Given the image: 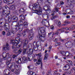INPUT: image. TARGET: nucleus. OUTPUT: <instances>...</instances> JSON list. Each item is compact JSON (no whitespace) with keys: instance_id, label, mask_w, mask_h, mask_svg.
Wrapping results in <instances>:
<instances>
[{"instance_id":"nucleus-1","label":"nucleus","mask_w":75,"mask_h":75,"mask_svg":"<svg viewBox=\"0 0 75 75\" xmlns=\"http://www.w3.org/2000/svg\"><path fill=\"white\" fill-rule=\"evenodd\" d=\"M38 2L34 4L33 6H31L30 8L35 11V13L38 15H40L42 13V9L40 7V5L42 4V0H38Z\"/></svg>"},{"instance_id":"nucleus-2","label":"nucleus","mask_w":75,"mask_h":75,"mask_svg":"<svg viewBox=\"0 0 75 75\" xmlns=\"http://www.w3.org/2000/svg\"><path fill=\"white\" fill-rule=\"evenodd\" d=\"M38 30H40L41 33H39L37 35V38L40 40V42H43L45 40V28L44 27L39 28Z\"/></svg>"},{"instance_id":"nucleus-3","label":"nucleus","mask_w":75,"mask_h":75,"mask_svg":"<svg viewBox=\"0 0 75 75\" xmlns=\"http://www.w3.org/2000/svg\"><path fill=\"white\" fill-rule=\"evenodd\" d=\"M11 42L13 44L12 48L13 49L19 48L22 45V40L19 38L17 37L16 40L14 41V39H12L11 40Z\"/></svg>"},{"instance_id":"nucleus-4","label":"nucleus","mask_w":75,"mask_h":75,"mask_svg":"<svg viewBox=\"0 0 75 75\" xmlns=\"http://www.w3.org/2000/svg\"><path fill=\"white\" fill-rule=\"evenodd\" d=\"M72 26L73 27H70L69 28L67 27L62 28V29H60L57 30V32H56V33H54V34L57 35H58V34H59V33H60L63 32V31H64V30H74V29L75 28V27H75V25H73Z\"/></svg>"},{"instance_id":"nucleus-5","label":"nucleus","mask_w":75,"mask_h":75,"mask_svg":"<svg viewBox=\"0 0 75 75\" xmlns=\"http://www.w3.org/2000/svg\"><path fill=\"white\" fill-rule=\"evenodd\" d=\"M14 66H15V63H13L10 64V67H9V66H8L7 68H9V69H10V70L11 72H14L15 74H16V75H18V74H20L18 70H14V69H12V68L14 67Z\"/></svg>"},{"instance_id":"nucleus-6","label":"nucleus","mask_w":75,"mask_h":75,"mask_svg":"<svg viewBox=\"0 0 75 75\" xmlns=\"http://www.w3.org/2000/svg\"><path fill=\"white\" fill-rule=\"evenodd\" d=\"M27 25H28V23L26 22L23 23V24H21L19 28L20 31H21L23 30V27H25V28H27Z\"/></svg>"},{"instance_id":"nucleus-7","label":"nucleus","mask_w":75,"mask_h":75,"mask_svg":"<svg viewBox=\"0 0 75 75\" xmlns=\"http://www.w3.org/2000/svg\"><path fill=\"white\" fill-rule=\"evenodd\" d=\"M34 50V48L30 49L29 50V53H27V54L28 55V57H31V56H32L31 55L33 54V52Z\"/></svg>"},{"instance_id":"nucleus-8","label":"nucleus","mask_w":75,"mask_h":75,"mask_svg":"<svg viewBox=\"0 0 75 75\" xmlns=\"http://www.w3.org/2000/svg\"><path fill=\"white\" fill-rule=\"evenodd\" d=\"M4 3H6L7 4H12L14 3V0H4Z\"/></svg>"},{"instance_id":"nucleus-9","label":"nucleus","mask_w":75,"mask_h":75,"mask_svg":"<svg viewBox=\"0 0 75 75\" xmlns=\"http://www.w3.org/2000/svg\"><path fill=\"white\" fill-rule=\"evenodd\" d=\"M10 56L9 55L8 57V59L6 62V65H9V64H10V63L11 60V57H10Z\"/></svg>"},{"instance_id":"nucleus-10","label":"nucleus","mask_w":75,"mask_h":75,"mask_svg":"<svg viewBox=\"0 0 75 75\" xmlns=\"http://www.w3.org/2000/svg\"><path fill=\"white\" fill-rule=\"evenodd\" d=\"M38 61L36 62V64H38V65H40V64H41V67H42V59H38Z\"/></svg>"},{"instance_id":"nucleus-11","label":"nucleus","mask_w":75,"mask_h":75,"mask_svg":"<svg viewBox=\"0 0 75 75\" xmlns=\"http://www.w3.org/2000/svg\"><path fill=\"white\" fill-rule=\"evenodd\" d=\"M10 50V47H9V45L8 44H6L5 46V47H4L3 49V51H6V50Z\"/></svg>"},{"instance_id":"nucleus-12","label":"nucleus","mask_w":75,"mask_h":75,"mask_svg":"<svg viewBox=\"0 0 75 75\" xmlns=\"http://www.w3.org/2000/svg\"><path fill=\"white\" fill-rule=\"evenodd\" d=\"M27 62V57H26L24 56L22 58V64L25 63Z\"/></svg>"},{"instance_id":"nucleus-13","label":"nucleus","mask_w":75,"mask_h":75,"mask_svg":"<svg viewBox=\"0 0 75 75\" xmlns=\"http://www.w3.org/2000/svg\"><path fill=\"white\" fill-rule=\"evenodd\" d=\"M33 37L34 34H33V33H30L28 37V38L29 40H33Z\"/></svg>"},{"instance_id":"nucleus-14","label":"nucleus","mask_w":75,"mask_h":75,"mask_svg":"<svg viewBox=\"0 0 75 75\" xmlns=\"http://www.w3.org/2000/svg\"><path fill=\"white\" fill-rule=\"evenodd\" d=\"M64 55H65L66 57H71L72 56V54L70 53L69 52H65Z\"/></svg>"},{"instance_id":"nucleus-15","label":"nucleus","mask_w":75,"mask_h":75,"mask_svg":"<svg viewBox=\"0 0 75 75\" xmlns=\"http://www.w3.org/2000/svg\"><path fill=\"white\" fill-rule=\"evenodd\" d=\"M46 8H47L48 9H46L45 10V11H46V12H47L48 13V12H50V11H50L49 10V8L50 9V6H49V7L48 6H44V10H45L46 9Z\"/></svg>"},{"instance_id":"nucleus-16","label":"nucleus","mask_w":75,"mask_h":75,"mask_svg":"<svg viewBox=\"0 0 75 75\" xmlns=\"http://www.w3.org/2000/svg\"><path fill=\"white\" fill-rule=\"evenodd\" d=\"M36 56L38 57V59H42V57H41V53H40L37 54H36Z\"/></svg>"},{"instance_id":"nucleus-17","label":"nucleus","mask_w":75,"mask_h":75,"mask_svg":"<svg viewBox=\"0 0 75 75\" xmlns=\"http://www.w3.org/2000/svg\"><path fill=\"white\" fill-rule=\"evenodd\" d=\"M45 21H46L48 23V25L47 26V27H50V23H49V20H42V24H45Z\"/></svg>"},{"instance_id":"nucleus-18","label":"nucleus","mask_w":75,"mask_h":75,"mask_svg":"<svg viewBox=\"0 0 75 75\" xmlns=\"http://www.w3.org/2000/svg\"><path fill=\"white\" fill-rule=\"evenodd\" d=\"M69 69V65H66L65 67L63 68V69L64 70H68Z\"/></svg>"},{"instance_id":"nucleus-19","label":"nucleus","mask_w":75,"mask_h":75,"mask_svg":"<svg viewBox=\"0 0 75 75\" xmlns=\"http://www.w3.org/2000/svg\"><path fill=\"white\" fill-rule=\"evenodd\" d=\"M28 44V40H25L24 41L23 43V47H27V45Z\"/></svg>"},{"instance_id":"nucleus-20","label":"nucleus","mask_w":75,"mask_h":75,"mask_svg":"<svg viewBox=\"0 0 75 75\" xmlns=\"http://www.w3.org/2000/svg\"><path fill=\"white\" fill-rule=\"evenodd\" d=\"M19 18L21 20H24L25 19V18L24 17V16L23 15H21L19 16Z\"/></svg>"},{"instance_id":"nucleus-21","label":"nucleus","mask_w":75,"mask_h":75,"mask_svg":"<svg viewBox=\"0 0 75 75\" xmlns=\"http://www.w3.org/2000/svg\"><path fill=\"white\" fill-rule=\"evenodd\" d=\"M9 8L10 10H14L16 8V6L15 5H13L9 7Z\"/></svg>"},{"instance_id":"nucleus-22","label":"nucleus","mask_w":75,"mask_h":75,"mask_svg":"<svg viewBox=\"0 0 75 75\" xmlns=\"http://www.w3.org/2000/svg\"><path fill=\"white\" fill-rule=\"evenodd\" d=\"M2 56L3 58H4V59H6L7 57V55H6V52H4L2 54Z\"/></svg>"},{"instance_id":"nucleus-23","label":"nucleus","mask_w":75,"mask_h":75,"mask_svg":"<svg viewBox=\"0 0 75 75\" xmlns=\"http://www.w3.org/2000/svg\"><path fill=\"white\" fill-rule=\"evenodd\" d=\"M14 33L13 32H11V31H9L8 33L7 34V36H10V35H11V34H13Z\"/></svg>"},{"instance_id":"nucleus-24","label":"nucleus","mask_w":75,"mask_h":75,"mask_svg":"<svg viewBox=\"0 0 75 75\" xmlns=\"http://www.w3.org/2000/svg\"><path fill=\"white\" fill-rule=\"evenodd\" d=\"M67 63L69 64V65H72V64H73V63H72V61L69 60H67Z\"/></svg>"},{"instance_id":"nucleus-25","label":"nucleus","mask_w":75,"mask_h":75,"mask_svg":"<svg viewBox=\"0 0 75 75\" xmlns=\"http://www.w3.org/2000/svg\"><path fill=\"white\" fill-rule=\"evenodd\" d=\"M21 34H22L23 36V37H25L26 36V33L25 32V31H23V32Z\"/></svg>"},{"instance_id":"nucleus-26","label":"nucleus","mask_w":75,"mask_h":75,"mask_svg":"<svg viewBox=\"0 0 75 75\" xmlns=\"http://www.w3.org/2000/svg\"><path fill=\"white\" fill-rule=\"evenodd\" d=\"M29 73H30V75H34V74H35V73H33V71H30V72L28 71V73L29 74Z\"/></svg>"},{"instance_id":"nucleus-27","label":"nucleus","mask_w":75,"mask_h":75,"mask_svg":"<svg viewBox=\"0 0 75 75\" xmlns=\"http://www.w3.org/2000/svg\"><path fill=\"white\" fill-rule=\"evenodd\" d=\"M21 62H21V59L18 60V61H16V63H17V64H21Z\"/></svg>"},{"instance_id":"nucleus-28","label":"nucleus","mask_w":75,"mask_h":75,"mask_svg":"<svg viewBox=\"0 0 75 75\" xmlns=\"http://www.w3.org/2000/svg\"><path fill=\"white\" fill-rule=\"evenodd\" d=\"M22 52V49H20L18 51V54L19 55L20 53Z\"/></svg>"},{"instance_id":"nucleus-29","label":"nucleus","mask_w":75,"mask_h":75,"mask_svg":"<svg viewBox=\"0 0 75 75\" xmlns=\"http://www.w3.org/2000/svg\"><path fill=\"white\" fill-rule=\"evenodd\" d=\"M23 54L25 55V53L26 52V49H24L23 50Z\"/></svg>"},{"instance_id":"nucleus-30","label":"nucleus","mask_w":75,"mask_h":75,"mask_svg":"<svg viewBox=\"0 0 75 75\" xmlns=\"http://www.w3.org/2000/svg\"><path fill=\"white\" fill-rule=\"evenodd\" d=\"M60 53L62 55H65V52L64 51H61Z\"/></svg>"},{"instance_id":"nucleus-31","label":"nucleus","mask_w":75,"mask_h":75,"mask_svg":"<svg viewBox=\"0 0 75 75\" xmlns=\"http://www.w3.org/2000/svg\"><path fill=\"white\" fill-rule=\"evenodd\" d=\"M57 17H58L57 16H54L52 18L51 20H52L54 19V18H57Z\"/></svg>"},{"instance_id":"nucleus-32","label":"nucleus","mask_w":75,"mask_h":75,"mask_svg":"<svg viewBox=\"0 0 75 75\" xmlns=\"http://www.w3.org/2000/svg\"><path fill=\"white\" fill-rule=\"evenodd\" d=\"M53 41L54 42H57L58 41V39H56V38H54L53 39Z\"/></svg>"},{"instance_id":"nucleus-33","label":"nucleus","mask_w":75,"mask_h":75,"mask_svg":"<svg viewBox=\"0 0 75 75\" xmlns=\"http://www.w3.org/2000/svg\"><path fill=\"white\" fill-rule=\"evenodd\" d=\"M18 54H17L16 55H13V59H14L15 58V57H17V56H18Z\"/></svg>"},{"instance_id":"nucleus-34","label":"nucleus","mask_w":75,"mask_h":75,"mask_svg":"<svg viewBox=\"0 0 75 75\" xmlns=\"http://www.w3.org/2000/svg\"><path fill=\"white\" fill-rule=\"evenodd\" d=\"M57 25L59 26H60V25H61V22L60 21H59L58 23L57 24Z\"/></svg>"},{"instance_id":"nucleus-35","label":"nucleus","mask_w":75,"mask_h":75,"mask_svg":"<svg viewBox=\"0 0 75 75\" xmlns=\"http://www.w3.org/2000/svg\"><path fill=\"white\" fill-rule=\"evenodd\" d=\"M42 44H40V45H39V46L41 48V50H42Z\"/></svg>"},{"instance_id":"nucleus-36","label":"nucleus","mask_w":75,"mask_h":75,"mask_svg":"<svg viewBox=\"0 0 75 75\" xmlns=\"http://www.w3.org/2000/svg\"><path fill=\"white\" fill-rule=\"evenodd\" d=\"M60 44V43L59 42L56 43V45H59Z\"/></svg>"},{"instance_id":"nucleus-37","label":"nucleus","mask_w":75,"mask_h":75,"mask_svg":"<svg viewBox=\"0 0 75 75\" xmlns=\"http://www.w3.org/2000/svg\"><path fill=\"white\" fill-rule=\"evenodd\" d=\"M57 71H55L54 72H53V75H57Z\"/></svg>"},{"instance_id":"nucleus-38","label":"nucleus","mask_w":75,"mask_h":75,"mask_svg":"<svg viewBox=\"0 0 75 75\" xmlns=\"http://www.w3.org/2000/svg\"><path fill=\"white\" fill-rule=\"evenodd\" d=\"M50 28L52 30H54V27L52 25L50 27Z\"/></svg>"},{"instance_id":"nucleus-39","label":"nucleus","mask_w":75,"mask_h":75,"mask_svg":"<svg viewBox=\"0 0 75 75\" xmlns=\"http://www.w3.org/2000/svg\"><path fill=\"white\" fill-rule=\"evenodd\" d=\"M65 23H66V24H69L71 23L70 22H68V21L66 22Z\"/></svg>"},{"instance_id":"nucleus-40","label":"nucleus","mask_w":75,"mask_h":75,"mask_svg":"<svg viewBox=\"0 0 75 75\" xmlns=\"http://www.w3.org/2000/svg\"><path fill=\"white\" fill-rule=\"evenodd\" d=\"M28 61H31V60L30 59V58L31 57H28Z\"/></svg>"},{"instance_id":"nucleus-41","label":"nucleus","mask_w":75,"mask_h":75,"mask_svg":"<svg viewBox=\"0 0 75 75\" xmlns=\"http://www.w3.org/2000/svg\"><path fill=\"white\" fill-rule=\"evenodd\" d=\"M13 19L15 20H16V21H17V20H18V18H17V17H16L15 18H14Z\"/></svg>"},{"instance_id":"nucleus-42","label":"nucleus","mask_w":75,"mask_h":75,"mask_svg":"<svg viewBox=\"0 0 75 75\" xmlns=\"http://www.w3.org/2000/svg\"><path fill=\"white\" fill-rule=\"evenodd\" d=\"M52 1V0H47V3H50Z\"/></svg>"},{"instance_id":"nucleus-43","label":"nucleus","mask_w":75,"mask_h":75,"mask_svg":"<svg viewBox=\"0 0 75 75\" xmlns=\"http://www.w3.org/2000/svg\"><path fill=\"white\" fill-rule=\"evenodd\" d=\"M2 34L4 35H5V34H6V32H5V31H4L2 32Z\"/></svg>"},{"instance_id":"nucleus-44","label":"nucleus","mask_w":75,"mask_h":75,"mask_svg":"<svg viewBox=\"0 0 75 75\" xmlns=\"http://www.w3.org/2000/svg\"><path fill=\"white\" fill-rule=\"evenodd\" d=\"M51 48H52V46H50L49 47V50H51Z\"/></svg>"},{"instance_id":"nucleus-45","label":"nucleus","mask_w":75,"mask_h":75,"mask_svg":"<svg viewBox=\"0 0 75 75\" xmlns=\"http://www.w3.org/2000/svg\"><path fill=\"white\" fill-rule=\"evenodd\" d=\"M64 4V3L62 1H61L60 2V4H61L62 5L63 4Z\"/></svg>"},{"instance_id":"nucleus-46","label":"nucleus","mask_w":75,"mask_h":75,"mask_svg":"<svg viewBox=\"0 0 75 75\" xmlns=\"http://www.w3.org/2000/svg\"><path fill=\"white\" fill-rule=\"evenodd\" d=\"M45 56L48 57V54L47 53L46 54Z\"/></svg>"},{"instance_id":"nucleus-47","label":"nucleus","mask_w":75,"mask_h":75,"mask_svg":"<svg viewBox=\"0 0 75 75\" xmlns=\"http://www.w3.org/2000/svg\"><path fill=\"white\" fill-rule=\"evenodd\" d=\"M66 18H70V16H66Z\"/></svg>"},{"instance_id":"nucleus-48","label":"nucleus","mask_w":75,"mask_h":75,"mask_svg":"<svg viewBox=\"0 0 75 75\" xmlns=\"http://www.w3.org/2000/svg\"><path fill=\"white\" fill-rule=\"evenodd\" d=\"M72 0H68V1L69 2H72Z\"/></svg>"},{"instance_id":"nucleus-49","label":"nucleus","mask_w":75,"mask_h":75,"mask_svg":"<svg viewBox=\"0 0 75 75\" xmlns=\"http://www.w3.org/2000/svg\"><path fill=\"white\" fill-rule=\"evenodd\" d=\"M37 61V59H34L33 61H34V62H35V61Z\"/></svg>"},{"instance_id":"nucleus-50","label":"nucleus","mask_w":75,"mask_h":75,"mask_svg":"<svg viewBox=\"0 0 75 75\" xmlns=\"http://www.w3.org/2000/svg\"><path fill=\"white\" fill-rule=\"evenodd\" d=\"M47 57L46 56H45V58H44V59H47Z\"/></svg>"},{"instance_id":"nucleus-51","label":"nucleus","mask_w":75,"mask_h":75,"mask_svg":"<svg viewBox=\"0 0 75 75\" xmlns=\"http://www.w3.org/2000/svg\"><path fill=\"white\" fill-rule=\"evenodd\" d=\"M17 36L18 37H20V36H21V35L20 34H18Z\"/></svg>"},{"instance_id":"nucleus-52","label":"nucleus","mask_w":75,"mask_h":75,"mask_svg":"<svg viewBox=\"0 0 75 75\" xmlns=\"http://www.w3.org/2000/svg\"><path fill=\"white\" fill-rule=\"evenodd\" d=\"M19 26H20V25H19V24L18 23V25H16V27H19Z\"/></svg>"},{"instance_id":"nucleus-53","label":"nucleus","mask_w":75,"mask_h":75,"mask_svg":"<svg viewBox=\"0 0 75 75\" xmlns=\"http://www.w3.org/2000/svg\"><path fill=\"white\" fill-rule=\"evenodd\" d=\"M72 69H73V70H74V71H75V67H73L72 68Z\"/></svg>"},{"instance_id":"nucleus-54","label":"nucleus","mask_w":75,"mask_h":75,"mask_svg":"<svg viewBox=\"0 0 75 75\" xmlns=\"http://www.w3.org/2000/svg\"><path fill=\"white\" fill-rule=\"evenodd\" d=\"M71 17L73 18H75V16H72Z\"/></svg>"},{"instance_id":"nucleus-55","label":"nucleus","mask_w":75,"mask_h":75,"mask_svg":"<svg viewBox=\"0 0 75 75\" xmlns=\"http://www.w3.org/2000/svg\"><path fill=\"white\" fill-rule=\"evenodd\" d=\"M55 59H57V58H58V56H55Z\"/></svg>"},{"instance_id":"nucleus-56","label":"nucleus","mask_w":75,"mask_h":75,"mask_svg":"<svg viewBox=\"0 0 75 75\" xmlns=\"http://www.w3.org/2000/svg\"><path fill=\"white\" fill-rule=\"evenodd\" d=\"M70 13L71 14H73V13H74V11H70Z\"/></svg>"},{"instance_id":"nucleus-57","label":"nucleus","mask_w":75,"mask_h":75,"mask_svg":"<svg viewBox=\"0 0 75 75\" xmlns=\"http://www.w3.org/2000/svg\"><path fill=\"white\" fill-rule=\"evenodd\" d=\"M48 35L50 36V35H51V33H48Z\"/></svg>"},{"instance_id":"nucleus-58","label":"nucleus","mask_w":75,"mask_h":75,"mask_svg":"<svg viewBox=\"0 0 75 75\" xmlns=\"http://www.w3.org/2000/svg\"><path fill=\"white\" fill-rule=\"evenodd\" d=\"M56 11H57V12H58V10L57 8L56 9Z\"/></svg>"},{"instance_id":"nucleus-59","label":"nucleus","mask_w":75,"mask_h":75,"mask_svg":"<svg viewBox=\"0 0 75 75\" xmlns=\"http://www.w3.org/2000/svg\"><path fill=\"white\" fill-rule=\"evenodd\" d=\"M6 31H9L8 29L7 28L6 29Z\"/></svg>"},{"instance_id":"nucleus-60","label":"nucleus","mask_w":75,"mask_h":75,"mask_svg":"<svg viewBox=\"0 0 75 75\" xmlns=\"http://www.w3.org/2000/svg\"><path fill=\"white\" fill-rule=\"evenodd\" d=\"M23 23V21H20V23H21V24H22V23Z\"/></svg>"},{"instance_id":"nucleus-61","label":"nucleus","mask_w":75,"mask_h":75,"mask_svg":"<svg viewBox=\"0 0 75 75\" xmlns=\"http://www.w3.org/2000/svg\"><path fill=\"white\" fill-rule=\"evenodd\" d=\"M62 26H65V24H62Z\"/></svg>"},{"instance_id":"nucleus-62","label":"nucleus","mask_w":75,"mask_h":75,"mask_svg":"<svg viewBox=\"0 0 75 75\" xmlns=\"http://www.w3.org/2000/svg\"><path fill=\"white\" fill-rule=\"evenodd\" d=\"M31 44L30 43V44H29L28 45V46H29V47H30V45H31Z\"/></svg>"},{"instance_id":"nucleus-63","label":"nucleus","mask_w":75,"mask_h":75,"mask_svg":"<svg viewBox=\"0 0 75 75\" xmlns=\"http://www.w3.org/2000/svg\"><path fill=\"white\" fill-rule=\"evenodd\" d=\"M47 50H45V53H47Z\"/></svg>"},{"instance_id":"nucleus-64","label":"nucleus","mask_w":75,"mask_h":75,"mask_svg":"<svg viewBox=\"0 0 75 75\" xmlns=\"http://www.w3.org/2000/svg\"><path fill=\"white\" fill-rule=\"evenodd\" d=\"M34 44H37V42H35V41H34L33 42Z\"/></svg>"}]
</instances>
